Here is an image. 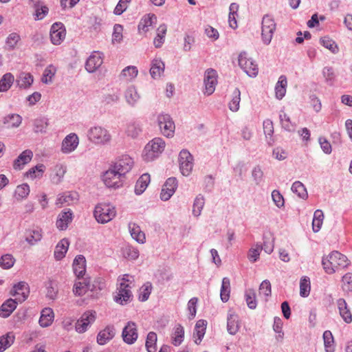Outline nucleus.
Returning a JSON list of instances; mask_svg holds the SVG:
<instances>
[{
	"label": "nucleus",
	"mask_w": 352,
	"mask_h": 352,
	"mask_svg": "<svg viewBox=\"0 0 352 352\" xmlns=\"http://www.w3.org/2000/svg\"><path fill=\"white\" fill-rule=\"evenodd\" d=\"M322 265L326 273L332 274L338 267H346L349 261L345 255L338 251H333L328 256L322 257Z\"/></svg>",
	"instance_id": "f257e3e1"
},
{
	"label": "nucleus",
	"mask_w": 352,
	"mask_h": 352,
	"mask_svg": "<svg viewBox=\"0 0 352 352\" xmlns=\"http://www.w3.org/2000/svg\"><path fill=\"white\" fill-rule=\"evenodd\" d=\"M94 215L98 223H107L116 217V208L110 204H98L95 207Z\"/></svg>",
	"instance_id": "f03ea898"
},
{
	"label": "nucleus",
	"mask_w": 352,
	"mask_h": 352,
	"mask_svg": "<svg viewBox=\"0 0 352 352\" xmlns=\"http://www.w3.org/2000/svg\"><path fill=\"white\" fill-rule=\"evenodd\" d=\"M276 24L273 17L269 14L263 16L262 19L261 38L263 43L268 45L272 39Z\"/></svg>",
	"instance_id": "7ed1b4c3"
},
{
	"label": "nucleus",
	"mask_w": 352,
	"mask_h": 352,
	"mask_svg": "<svg viewBox=\"0 0 352 352\" xmlns=\"http://www.w3.org/2000/svg\"><path fill=\"white\" fill-rule=\"evenodd\" d=\"M87 137L91 142L98 144H104L111 140L109 131L100 126L91 127L88 130Z\"/></svg>",
	"instance_id": "20e7f679"
},
{
	"label": "nucleus",
	"mask_w": 352,
	"mask_h": 352,
	"mask_svg": "<svg viewBox=\"0 0 352 352\" xmlns=\"http://www.w3.org/2000/svg\"><path fill=\"white\" fill-rule=\"evenodd\" d=\"M128 282L129 280L126 279L124 277L122 278V281L120 283V286L118 288V292L114 296L115 301L122 305L131 301L133 297L131 291V283Z\"/></svg>",
	"instance_id": "39448f33"
},
{
	"label": "nucleus",
	"mask_w": 352,
	"mask_h": 352,
	"mask_svg": "<svg viewBox=\"0 0 352 352\" xmlns=\"http://www.w3.org/2000/svg\"><path fill=\"white\" fill-rule=\"evenodd\" d=\"M157 123L162 134L171 138L175 133V125L170 115L166 113H160L157 116Z\"/></svg>",
	"instance_id": "423d86ee"
},
{
	"label": "nucleus",
	"mask_w": 352,
	"mask_h": 352,
	"mask_svg": "<svg viewBox=\"0 0 352 352\" xmlns=\"http://www.w3.org/2000/svg\"><path fill=\"white\" fill-rule=\"evenodd\" d=\"M122 177L120 173L110 166V168L103 173L102 179L105 186L108 188H118L122 186Z\"/></svg>",
	"instance_id": "0eeeda50"
},
{
	"label": "nucleus",
	"mask_w": 352,
	"mask_h": 352,
	"mask_svg": "<svg viewBox=\"0 0 352 352\" xmlns=\"http://www.w3.org/2000/svg\"><path fill=\"white\" fill-rule=\"evenodd\" d=\"M239 65L250 77H255L258 74V69L255 62L248 57V54L241 52L239 56Z\"/></svg>",
	"instance_id": "6e6552de"
},
{
	"label": "nucleus",
	"mask_w": 352,
	"mask_h": 352,
	"mask_svg": "<svg viewBox=\"0 0 352 352\" xmlns=\"http://www.w3.org/2000/svg\"><path fill=\"white\" fill-rule=\"evenodd\" d=\"M96 320V312L88 311L85 312L76 323V330L77 332L82 333L85 332L88 327Z\"/></svg>",
	"instance_id": "1a4fd4ad"
},
{
	"label": "nucleus",
	"mask_w": 352,
	"mask_h": 352,
	"mask_svg": "<svg viewBox=\"0 0 352 352\" xmlns=\"http://www.w3.org/2000/svg\"><path fill=\"white\" fill-rule=\"evenodd\" d=\"M133 163V160L130 155H122L113 164H111V167L124 176L132 168Z\"/></svg>",
	"instance_id": "9d476101"
},
{
	"label": "nucleus",
	"mask_w": 352,
	"mask_h": 352,
	"mask_svg": "<svg viewBox=\"0 0 352 352\" xmlns=\"http://www.w3.org/2000/svg\"><path fill=\"white\" fill-rule=\"evenodd\" d=\"M122 337L125 343L133 344L138 338L137 326L133 322H128L122 332Z\"/></svg>",
	"instance_id": "9b49d317"
},
{
	"label": "nucleus",
	"mask_w": 352,
	"mask_h": 352,
	"mask_svg": "<svg viewBox=\"0 0 352 352\" xmlns=\"http://www.w3.org/2000/svg\"><path fill=\"white\" fill-rule=\"evenodd\" d=\"M104 54L100 52H94L87 59L85 69L89 73L96 72L102 64Z\"/></svg>",
	"instance_id": "f8f14e48"
},
{
	"label": "nucleus",
	"mask_w": 352,
	"mask_h": 352,
	"mask_svg": "<svg viewBox=\"0 0 352 352\" xmlns=\"http://www.w3.org/2000/svg\"><path fill=\"white\" fill-rule=\"evenodd\" d=\"M217 83V73L213 69H208L205 72L204 76V85H205V94L208 96L211 95L215 90V87Z\"/></svg>",
	"instance_id": "ddd939ff"
},
{
	"label": "nucleus",
	"mask_w": 352,
	"mask_h": 352,
	"mask_svg": "<svg viewBox=\"0 0 352 352\" xmlns=\"http://www.w3.org/2000/svg\"><path fill=\"white\" fill-rule=\"evenodd\" d=\"M177 186V180L175 177L168 178L162 186L160 199L162 201H168L175 193Z\"/></svg>",
	"instance_id": "4468645a"
},
{
	"label": "nucleus",
	"mask_w": 352,
	"mask_h": 352,
	"mask_svg": "<svg viewBox=\"0 0 352 352\" xmlns=\"http://www.w3.org/2000/svg\"><path fill=\"white\" fill-rule=\"evenodd\" d=\"M65 29L61 23H54L50 30V38L54 45H59L65 39Z\"/></svg>",
	"instance_id": "2eb2a0df"
},
{
	"label": "nucleus",
	"mask_w": 352,
	"mask_h": 352,
	"mask_svg": "<svg viewBox=\"0 0 352 352\" xmlns=\"http://www.w3.org/2000/svg\"><path fill=\"white\" fill-rule=\"evenodd\" d=\"M29 294L28 285L26 283L21 281L15 284L10 291V294L16 297V300L23 302L26 300Z\"/></svg>",
	"instance_id": "dca6fc26"
},
{
	"label": "nucleus",
	"mask_w": 352,
	"mask_h": 352,
	"mask_svg": "<svg viewBox=\"0 0 352 352\" xmlns=\"http://www.w3.org/2000/svg\"><path fill=\"white\" fill-rule=\"evenodd\" d=\"M79 144V138L74 133L67 135L62 142V151L71 153L75 151Z\"/></svg>",
	"instance_id": "f3484780"
},
{
	"label": "nucleus",
	"mask_w": 352,
	"mask_h": 352,
	"mask_svg": "<svg viewBox=\"0 0 352 352\" xmlns=\"http://www.w3.org/2000/svg\"><path fill=\"white\" fill-rule=\"evenodd\" d=\"M166 144L161 138H155L151 140L144 147L145 154L152 152L153 153H162L165 148Z\"/></svg>",
	"instance_id": "a211bd4d"
},
{
	"label": "nucleus",
	"mask_w": 352,
	"mask_h": 352,
	"mask_svg": "<svg viewBox=\"0 0 352 352\" xmlns=\"http://www.w3.org/2000/svg\"><path fill=\"white\" fill-rule=\"evenodd\" d=\"M73 270L78 279L83 278L86 272V260L84 256L78 255L76 256L73 262Z\"/></svg>",
	"instance_id": "6ab92c4d"
},
{
	"label": "nucleus",
	"mask_w": 352,
	"mask_h": 352,
	"mask_svg": "<svg viewBox=\"0 0 352 352\" xmlns=\"http://www.w3.org/2000/svg\"><path fill=\"white\" fill-rule=\"evenodd\" d=\"M73 213L70 209L67 211H62L58 216L56 220V227L60 230H65L68 227V224L72 221Z\"/></svg>",
	"instance_id": "aec40b11"
},
{
	"label": "nucleus",
	"mask_w": 352,
	"mask_h": 352,
	"mask_svg": "<svg viewBox=\"0 0 352 352\" xmlns=\"http://www.w3.org/2000/svg\"><path fill=\"white\" fill-rule=\"evenodd\" d=\"M193 155H180L179 168L182 174L188 176L190 174L193 167Z\"/></svg>",
	"instance_id": "412c9836"
},
{
	"label": "nucleus",
	"mask_w": 352,
	"mask_h": 352,
	"mask_svg": "<svg viewBox=\"0 0 352 352\" xmlns=\"http://www.w3.org/2000/svg\"><path fill=\"white\" fill-rule=\"evenodd\" d=\"M115 329L112 326H107L100 331L97 336V342L100 345H104L115 336Z\"/></svg>",
	"instance_id": "4be33fe9"
},
{
	"label": "nucleus",
	"mask_w": 352,
	"mask_h": 352,
	"mask_svg": "<svg viewBox=\"0 0 352 352\" xmlns=\"http://www.w3.org/2000/svg\"><path fill=\"white\" fill-rule=\"evenodd\" d=\"M17 306L16 299L9 298L6 300L0 307V316L6 318L15 310Z\"/></svg>",
	"instance_id": "5701e85b"
},
{
	"label": "nucleus",
	"mask_w": 352,
	"mask_h": 352,
	"mask_svg": "<svg viewBox=\"0 0 352 352\" xmlns=\"http://www.w3.org/2000/svg\"><path fill=\"white\" fill-rule=\"evenodd\" d=\"M337 306L342 318L346 323L352 322V314L348 308L347 304L344 298H339L337 300Z\"/></svg>",
	"instance_id": "b1692460"
},
{
	"label": "nucleus",
	"mask_w": 352,
	"mask_h": 352,
	"mask_svg": "<svg viewBox=\"0 0 352 352\" xmlns=\"http://www.w3.org/2000/svg\"><path fill=\"white\" fill-rule=\"evenodd\" d=\"M165 65L161 59L152 60L150 68V74L153 79L160 78L164 72Z\"/></svg>",
	"instance_id": "393cba45"
},
{
	"label": "nucleus",
	"mask_w": 352,
	"mask_h": 352,
	"mask_svg": "<svg viewBox=\"0 0 352 352\" xmlns=\"http://www.w3.org/2000/svg\"><path fill=\"white\" fill-rule=\"evenodd\" d=\"M239 317L234 313H229L227 318V330L230 335H235L239 330Z\"/></svg>",
	"instance_id": "a878e982"
},
{
	"label": "nucleus",
	"mask_w": 352,
	"mask_h": 352,
	"mask_svg": "<svg viewBox=\"0 0 352 352\" xmlns=\"http://www.w3.org/2000/svg\"><path fill=\"white\" fill-rule=\"evenodd\" d=\"M129 230L131 236L139 243H144L146 240L144 233L141 230L140 227L135 223H129Z\"/></svg>",
	"instance_id": "bb28decb"
},
{
	"label": "nucleus",
	"mask_w": 352,
	"mask_h": 352,
	"mask_svg": "<svg viewBox=\"0 0 352 352\" xmlns=\"http://www.w3.org/2000/svg\"><path fill=\"white\" fill-rule=\"evenodd\" d=\"M54 315L52 309L45 308L41 311V316L39 318V324L42 327H47L52 323Z\"/></svg>",
	"instance_id": "cd10ccee"
},
{
	"label": "nucleus",
	"mask_w": 352,
	"mask_h": 352,
	"mask_svg": "<svg viewBox=\"0 0 352 352\" xmlns=\"http://www.w3.org/2000/svg\"><path fill=\"white\" fill-rule=\"evenodd\" d=\"M78 200V194L76 192H66L60 195L56 200V205L62 206L63 204L70 205Z\"/></svg>",
	"instance_id": "c85d7f7f"
},
{
	"label": "nucleus",
	"mask_w": 352,
	"mask_h": 352,
	"mask_svg": "<svg viewBox=\"0 0 352 352\" xmlns=\"http://www.w3.org/2000/svg\"><path fill=\"white\" fill-rule=\"evenodd\" d=\"M151 177L148 173L142 175L136 182L135 186V193L138 195L142 194L150 183Z\"/></svg>",
	"instance_id": "c756f323"
},
{
	"label": "nucleus",
	"mask_w": 352,
	"mask_h": 352,
	"mask_svg": "<svg viewBox=\"0 0 352 352\" xmlns=\"http://www.w3.org/2000/svg\"><path fill=\"white\" fill-rule=\"evenodd\" d=\"M66 173V166L63 164L56 165L52 170L50 175L51 181L54 184L60 183Z\"/></svg>",
	"instance_id": "7c9ffc66"
},
{
	"label": "nucleus",
	"mask_w": 352,
	"mask_h": 352,
	"mask_svg": "<svg viewBox=\"0 0 352 352\" xmlns=\"http://www.w3.org/2000/svg\"><path fill=\"white\" fill-rule=\"evenodd\" d=\"M69 243L67 239H63L56 245L54 250V257L57 261L61 260L65 257L68 250Z\"/></svg>",
	"instance_id": "2f4dec72"
},
{
	"label": "nucleus",
	"mask_w": 352,
	"mask_h": 352,
	"mask_svg": "<svg viewBox=\"0 0 352 352\" xmlns=\"http://www.w3.org/2000/svg\"><path fill=\"white\" fill-rule=\"evenodd\" d=\"M287 86V77L284 75H281L275 86V94L276 98L278 100H281L285 95L286 88Z\"/></svg>",
	"instance_id": "473e14b6"
},
{
	"label": "nucleus",
	"mask_w": 352,
	"mask_h": 352,
	"mask_svg": "<svg viewBox=\"0 0 352 352\" xmlns=\"http://www.w3.org/2000/svg\"><path fill=\"white\" fill-rule=\"evenodd\" d=\"M124 96L126 102L132 107L135 106L140 98L136 88L133 85H131L126 89Z\"/></svg>",
	"instance_id": "72a5a7b5"
},
{
	"label": "nucleus",
	"mask_w": 352,
	"mask_h": 352,
	"mask_svg": "<svg viewBox=\"0 0 352 352\" xmlns=\"http://www.w3.org/2000/svg\"><path fill=\"white\" fill-rule=\"evenodd\" d=\"M42 230L40 228L28 230L25 233V241L30 245H34L42 239Z\"/></svg>",
	"instance_id": "f704fd0d"
},
{
	"label": "nucleus",
	"mask_w": 352,
	"mask_h": 352,
	"mask_svg": "<svg viewBox=\"0 0 352 352\" xmlns=\"http://www.w3.org/2000/svg\"><path fill=\"white\" fill-rule=\"evenodd\" d=\"M206 325L207 322L204 320H199L197 322L194 332V336L197 337L195 340L197 344H199L201 342L206 333Z\"/></svg>",
	"instance_id": "c9c22d12"
},
{
	"label": "nucleus",
	"mask_w": 352,
	"mask_h": 352,
	"mask_svg": "<svg viewBox=\"0 0 352 352\" xmlns=\"http://www.w3.org/2000/svg\"><path fill=\"white\" fill-rule=\"evenodd\" d=\"M33 76L29 73L21 74L16 80V85L21 89H28L33 83Z\"/></svg>",
	"instance_id": "e433bc0d"
},
{
	"label": "nucleus",
	"mask_w": 352,
	"mask_h": 352,
	"mask_svg": "<svg viewBox=\"0 0 352 352\" xmlns=\"http://www.w3.org/2000/svg\"><path fill=\"white\" fill-rule=\"evenodd\" d=\"M156 21L157 17L154 14L144 16L138 24L139 31H143L144 32H147L148 30V28Z\"/></svg>",
	"instance_id": "4c0bfd02"
},
{
	"label": "nucleus",
	"mask_w": 352,
	"mask_h": 352,
	"mask_svg": "<svg viewBox=\"0 0 352 352\" xmlns=\"http://www.w3.org/2000/svg\"><path fill=\"white\" fill-rule=\"evenodd\" d=\"M138 74V69L137 67L130 65L124 67L120 75V78L125 79L126 80H133Z\"/></svg>",
	"instance_id": "58836bf2"
},
{
	"label": "nucleus",
	"mask_w": 352,
	"mask_h": 352,
	"mask_svg": "<svg viewBox=\"0 0 352 352\" xmlns=\"http://www.w3.org/2000/svg\"><path fill=\"white\" fill-rule=\"evenodd\" d=\"M91 287V284L89 280H87V278H85L82 282H76L74 284L73 292L76 296H82L84 295L87 290L89 289Z\"/></svg>",
	"instance_id": "ea45409f"
},
{
	"label": "nucleus",
	"mask_w": 352,
	"mask_h": 352,
	"mask_svg": "<svg viewBox=\"0 0 352 352\" xmlns=\"http://www.w3.org/2000/svg\"><path fill=\"white\" fill-rule=\"evenodd\" d=\"M241 102V91L238 88H235L232 94V99L228 104L230 111L236 112L239 109Z\"/></svg>",
	"instance_id": "a19ab883"
},
{
	"label": "nucleus",
	"mask_w": 352,
	"mask_h": 352,
	"mask_svg": "<svg viewBox=\"0 0 352 352\" xmlns=\"http://www.w3.org/2000/svg\"><path fill=\"white\" fill-rule=\"evenodd\" d=\"M230 293V281L227 277L222 279L220 297L223 302H226L228 301Z\"/></svg>",
	"instance_id": "79ce46f5"
},
{
	"label": "nucleus",
	"mask_w": 352,
	"mask_h": 352,
	"mask_svg": "<svg viewBox=\"0 0 352 352\" xmlns=\"http://www.w3.org/2000/svg\"><path fill=\"white\" fill-rule=\"evenodd\" d=\"M184 337V327L178 324L175 327L174 333L172 336V343L175 346H179L183 342Z\"/></svg>",
	"instance_id": "37998d69"
},
{
	"label": "nucleus",
	"mask_w": 352,
	"mask_h": 352,
	"mask_svg": "<svg viewBox=\"0 0 352 352\" xmlns=\"http://www.w3.org/2000/svg\"><path fill=\"white\" fill-rule=\"evenodd\" d=\"M291 190L302 199H306L308 197V193L305 186L299 181L293 183Z\"/></svg>",
	"instance_id": "c03bdc74"
},
{
	"label": "nucleus",
	"mask_w": 352,
	"mask_h": 352,
	"mask_svg": "<svg viewBox=\"0 0 352 352\" xmlns=\"http://www.w3.org/2000/svg\"><path fill=\"white\" fill-rule=\"evenodd\" d=\"M14 81V77L11 73H6L0 80V92L8 91Z\"/></svg>",
	"instance_id": "a18cd8bd"
},
{
	"label": "nucleus",
	"mask_w": 352,
	"mask_h": 352,
	"mask_svg": "<svg viewBox=\"0 0 352 352\" xmlns=\"http://www.w3.org/2000/svg\"><path fill=\"white\" fill-rule=\"evenodd\" d=\"M15 337L12 332H9L0 337V352L9 348L14 341Z\"/></svg>",
	"instance_id": "49530a36"
},
{
	"label": "nucleus",
	"mask_w": 352,
	"mask_h": 352,
	"mask_svg": "<svg viewBox=\"0 0 352 352\" xmlns=\"http://www.w3.org/2000/svg\"><path fill=\"white\" fill-rule=\"evenodd\" d=\"M167 26L165 24H161L157 30V36L154 38V45L156 47H160L164 42V37L166 34Z\"/></svg>",
	"instance_id": "de8ad7c7"
},
{
	"label": "nucleus",
	"mask_w": 352,
	"mask_h": 352,
	"mask_svg": "<svg viewBox=\"0 0 352 352\" xmlns=\"http://www.w3.org/2000/svg\"><path fill=\"white\" fill-rule=\"evenodd\" d=\"M157 334L151 331L148 333L146 340V348L148 352H156L157 351V346H156V342H157Z\"/></svg>",
	"instance_id": "09e8293b"
},
{
	"label": "nucleus",
	"mask_w": 352,
	"mask_h": 352,
	"mask_svg": "<svg viewBox=\"0 0 352 352\" xmlns=\"http://www.w3.org/2000/svg\"><path fill=\"white\" fill-rule=\"evenodd\" d=\"M205 204V199L203 195H199L194 200L192 206V214L195 217H199Z\"/></svg>",
	"instance_id": "8fccbe9b"
},
{
	"label": "nucleus",
	"mask_w": 352,
	"mask_h": 352,
	"mask_svg": "<svg viewBox=\"0 0 352 352\" xmlns=\"http://www.w3.org/2000/svg\"><path fill=\"white\" fill-rule=\"evenodd\" d=\"M22 122V118L19 114L12 113L8 115L3 119L4 124H8L11 127H18Z\"/></svg>",
	"instance_id": "3c124183"
},
{
	"label": "nucleus",
	"mask_w": 352,
	"mask_h": 352,
	"mask_svg": "<svg viewBox=\"0 0 352 352\" xmlns=\"http://www.w3.org/2000/svg\"><path fill=\"white\" fill-rule=\"evenodd\" d=\"M320 44L325 48L329 50L333 54H337L339 48L336 43L329 37L324 36L320 38Z\"/></svg>",
	"instance_id": "603ef678"
},
{
	"label": "nucleus",
	"mask_w": 352,
	"mask_h": 352,
	"mask_svg": "<svg viewBox=\"0 0 352 352\" xmlns=\"http://www.w3.org/2000/svg\"><path fill=\"white\" fill-rule=\"evenodd\" d=\"M279 119L281 126L285 130L288 131L294 130L295 126L292 123L289 116L284 111H280Z\"/></svg>",
	"instance_id": "864d4df0"
},
{
	"label": "nucleus",
	"mask_w": 352,
	"mask_h": 352,
	"mask_svg": "<svg viewBox=\"0 0 352 352\" xmlns=\"http://www.w3.org/2000/svg\"><path fill=\"white\" fill-rule=\"evenodd\" d=\"M310 280L307 276H303L300 281V295L302 297H307L310 293Z\"/></svg>",
	"instance_id": "5fc2aeb1"
},
{
	"label": "nucleus",
	"mask_w": 352,
	"mask_h": 352,
	"mask_svg": "<svg viewBox=\"0 0 352 352\" xmlns=\"http://www.w3.org/2000/svg\"><path fill=\"white\" fill-rule=\"evenodd\" d=\"M21 37L19 34L16 32H12L10 34L6 41V48L8 50H13L19 41H20Z\"/></svg>",
	"instance_id": "6e6d98bb"
},
{
	"label": "nucleus",
	"mask_w": 352,
	"mask_h": 352,
	"mask_svg": "<svg viewBox=\"0 0 352 352\" xmlns=\"http://www.w3.org/2000/svg\"><path fill=\"white\" fill-rule=\"evenodd\" d=\"M45 166L43 164H38L34 167L30 168L26 173V175L28 177H30L31 179L40 178L42 177L43 173L45 171Z\"/></svg>",
	"instance_id": "4d7b16f0"
},
{
	"label": "nucleus",
	"mask_w": 352,
	"mask_h": 352,
	"mask_svg": "<svg viewBox=\"0 0 352 352\" xmlns=\"http://www.w3.org/2000/svg\"><path fill=\"white\" fill-rule=\"evenodd\" d=\"M322 75H323L324 78H325L326 82L329 85H330V86L333 85V84L336 81V74L334 72V69L333 67H324L322 69Z\"/></svg>",
	"instance_id": "13d9d810"
},
{
	"label": "nucleus",
	"mask_w": 352,
	"mask_h": 352,
	"mask_svg": "<svg viewBox=\"0 0 352 352\" xmlns=\"http://www.w3.org/2000/svg\"><path fill=\"white\" fill-rule=\"evenodd\" d=\"M30 193V187L27 184L19 185L14 192V197L17 200L26 198Z\"/></svg>",
	"instance_id": "bf43d9fd"
},
{
	"label": "nucleus",
	"mask_w": 352,
	"mask_h": 352,
	"mask_svg": "<svg viewBox=\"0 0 352 352\" xmlns=\"http://www.w3.org/2000/svg\"><path fill=\"white\" fill-rule=\"evenodd\" d=\"M245 298L248 307L251 309H256L257 302L256 300V294L254 290L252 289L246 290Z\"/></svg>",
	"instance_id": "052dcab7"
},
{
	"label": "nucleus",
	"mask_w": 352,
	"mask_h": 352,
	"mask_svg": "<svg viewBox=\"0 0 352 352\" xmlns=\"http://www.w3.org/2000/svg\"><path fill=\"white\" fill-rule=\"evenodd\" d=\"M323 339L326 352H334L333 337L330 331L324 332Z\"/></svg>",
	"instance_id": "680f3d73"
},
{
	"label": "nucleus",
	"mask_w": 352,
	"mask_h": 352,
	"mask_svg": "<svg viewBox=\"0 0 352 352\" xmlns=\"http://www.w3.org/2000/svg\"><path fill=\"white\" fill-rule=\"evenodd\" d=\"M152 285L150 283H146L140 289L139 300L142 302L147 300L151 293Z\"/></svg>",
	"instance_id": "e2e57ef3"
},
{
	"label": "nucleus",
	"mask_w": 352,
	"mask_h": 352,
	"mask_svg": "<svg viewBox=\"0 0 352 352\" xmlns=\"http://www.w3.org/2000/svg\"><path fill=\"white\" fill-rule=\"evenodd\" d=\"M47 119L45 118H37L34 121V131L35 133H44L47 126Z\"/></svg>",
	"instance_id": "0e129e2a"
},
{
	"label": "nucleus",
	"mask_w": 352,
	"mask_h": 352,
	"mask_svg": "<svg viewBox=\"0 0 352 352\" xmlns=\"http://www.w3.org/2000/svg\"><path fill=\"white\" fill-rule=\"evenodd\" d=\"M261 250L262 245H260L258 243H256L254 248H250L248 255L250 261L252 263L256 262L259 258V255Z\"/></svg>",
	"instance_id": "69168bd1"
},
{
	"label": "nucleus",
	"mask_w": 352,
	"mask_h": 352,
	"mask_svg": "<svg viewBox=\"0 0 352 352\" xmlns=\"http://www.w3.org/2000/svg\"><path fill=\"white\" fill-rule=\"evenodd\" d=\"M32 160V155H19L18 158L14 162V168L16 170H21L23 166L29 163Z\"/></svg>",
	"instance_id": "338daca9"
},
{
	"label": "nucleus",
	"mask_w": 352,
	"mask_h": 352,
	"mask_svg": "<svg viewBox=\"0 0 352 352\" xmlns=\"http://www.w3.org/2000/svg\"><path fill=\"white\" fill-rule=\"evenodd\" d=\"M14 257L9 254L3 255L0 258V266L3 269H10L14 263Z\"/></svg>",
	"instance_id": "774afa93"
}]
</instances>
